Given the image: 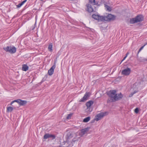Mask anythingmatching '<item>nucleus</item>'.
Here are the masks:
<instances>
[{
  "label": "nucleus",
  "mask_w": 147,
  "mask_h": 147,
  "mask_svg": "<svg viewBox=\"0 0 147 147\" xmlns=\"http://www.w3.org/2000/svg\"><path fill=\"white\" fill-rule=\"evenodd\" d=\"M115 90H111L108 94V95L111 98V102H114L122 98L123 97V94L120 93L116 94Z\"/></svg>",
  "instance_id": "nucleus-1"
},
{
  "label": "nucleus",
  "mask_w": 147,
  "mask_h": 147,
  "mask_svg": "<svg viewBox=\"0 0 147 147\" xmlns=\"http://www.w3.org/2000/svg\"><path fill=\"white\" fill-rule=\"evenodd\" d=\"M103 21L110 22V21H113L115 20L116 18V16L114 15L111 14H107L106 16H103Z\"/></svg>",
  "instance_id": "nucleus-2"
},
{
  "label": "nucleus",
  "mask_w": 147,
  "mask_h": 147,
  "mask_svg": "<svg viewBox=\"0 0 147 147\" xmlns=\"http://www.w3.org/2000/svg\"><path fill=\"white\" fill-rule=\"evenodd\" d=\"M3 49L6 52H9L11 53H14L16 51V48L13 46H7L3 48Z\"/></svg>",
  "instance_id": "nucleus-3"
},
{
  "label": "nucleus",
  "mask_w": 147,
  "mask_h": 147,
  "mask_svg": "<svg viewBox=\"0 0 147 147\" xmlns=\"http://www.w3.org/2000/svg\"><path fill=\"white\" fill-rule=\"evenodd\" d=\"M107 113V112H105L104 113L102 112L98 114L95 116V119L97 121H98L103 117Z\"/></svg>",
  "instance_id": "nucleus-4"
},
{
  "label": "nucleus",
  "mask_w": 147,
  "mask_h": 147,
  "mask_svg": "<svg viewBox=\"0 0 147 147\" xmlns=\"http://www.w3.org/2000/svg\"><path fill=\"white\" fill-rule=\"evenodd\" d=\"M92 17L94 19L97 20L98 21L103 22V16H101L100 15L97 14H93L92 16Z\"/></svg>",
  "instance_id": "nucleus-5"
},
{
  "label": "nucleus",
  "mask_w": 147,
  "mask_h": 147,
  "mask_svg": "<svg viewBox=\"0 0 147 147\" xmlns=\"http://www.w3.org/2000/svg\"><path fill=\"white\" fill-rule=\"evenodd\" d=\"M90 96L89 92H86L84 96L79 101L80 102H84L86 101Z\"/></svg>",
  "instance_id": "nucleus-6"
},
{
  "label": "nucleus",
  "mask_w": 147,
  "mask_h": 147,
  "mask_svg": "<svg viewBox=\"0 0 147 147\" xmlns=\"http://www.w3.org/2000/svg\"><path fill=\"white\" fill-rule=\"evenodd\" d=\"M131 71L130 69L127 67L123 70L122 71L121 74L125 76H128L130 74Z\"/></svg>",
  "instance_id": "nucleus-7"
},
{
  "label": "nucleus",
  "mask_w": 147,
  "mask_h": 147,
  "mask_svg": "<svg viewBox=\"0 0 147 147\" xmlns=\"http://www.w3.org/2000/svg\"><path fill=\"white\" fill-rule=\"evenodd\" d=\"M56 67V63L54 62V65L50 68V69L48 70V74L49 76L52 75L53 73L54 69Z\"/></svg>",
  "instance_id": "nucleus-8"
},
{
  "label": "nucleus",
  "mask_w": 147,
  "mask_h": 147,
  "mask_svg": "<svg viewBox=\"0 0 147 147\" xmlns=\"http://www.w3.org/2000/svg\"><path fill=\"white\" fill-rule=\"evenodd\" d=\"M86 6L87 7L86 10L88 12L91 13L94 11V9L93 7L91 4L89 3H87L86 5Z\"/></svg>",
  "instance_id": "nucleus-9"
},
{
  "label": "nucleus",
  "mask_w": 147,
  "mask_h": 147,
  "mask_svg": "<svg viewBox=\"0 0 147 147\" xmlns=\"http://www.w3.org/2000/svg\"><path fill=\"white\" fill-rule=\"evenodd\" d=\"M137 22H140L144 20V17L141 15H138L135 17Z\"/></svg>",
  "instance_id": "nucleus-10"
},
{
  "label": "nucleus",
  "mask_w": 147,
  "mask_h": 147,
  "mask_svg": "<svg viewBox=\"0 0 147 147\" xmlns=\"http://www.w3.org/2000/svg\"><path fill=\"white\" fill-rule=\"evenodd\" d=\"M88 3L92 5H96L97 6H100V4L98 3V2L96 1L95 0H88Z\"/></svg>",
  "instance_id": "nucleus-11"
},
{
  "label": "nucleus",
  "mask_w": 147,
  "mask_h": 147,
  "mask_svg": "<svg viewBox=\"0 0 147 147\" xmlns=\"http://www.w3.org/2000/svg\"><path fill=\"white\" fill-rule=\"evenodd\" d=\"M93 102L92 100H90L87 102L86 103V105L87 108L86 110L89 109L90 110L91 109V106L93 104Z\"/></svg>",
  "instance_id": "nucleus-12"
},
{
  "label": "nucleus",
  "mask_w": 147,
  "mask_h": 147,
  "mask_svg": "<svg viewBox=\"0 0 147 147\" xmlns=\"http://www.w3.org/2000/svg\"><path fill=\"white\" fill-rule=\"evenodd\" d=\"M88 128H85V129H82L81 130V132L80 133V135L82 136L84 135L86 132L88 131Z\"/></svg>",
  "instance_id": "nucleus-13"
},
{
  "label": "nucleus",
  "mask_w": 147,
  "mask_h": 147,
  "mask_svg": "<svg viewBox=\"0 0 147 147\" xmlns=\"http://www.w3.org/2000/svg\"><path fill=\"white\" fill-rule=\"evenodd\" d=\"M135 17L130 19L129 20V22L130 24H134L135 23H138Z\"/></svg>",
  "instance_id": "nucleus-14"
},
{
  "label": "nucleus",
  "mask_w": 147,
  "mask_h": 147,
  "mask_svg": "<svg viewBox=\"0 0 147 147\" xmlns=\"http://www.w3.org/2000/svg\"><path fill=\"white\" fill-rule=\"evenodd\" d=\"M27 103V101L26 100H22L20 99L19 104L20 106H23Z\"/></svg>",
  "instance_id": "nucleus-15"
},
{
  "label": "nucleus",
  "mask_w": 147,
  "mask_h": 147,
  "mask_svg": "<svg viewBox=\"0 0 147 147\" xmlns=\"http://www.w3.org/2000/svg\"><path fill=\"white\" fill-rule=\"evenodd\" d=\"M22 70L24 71H27L28 69V67L26 64H24L22 65Z\"/></svg>",
  "instance_id": "nucleus-16"
},
{
  "label": "nucleus",
  "mask_w": 147,
  "mask_h": 147,
  "mask_svg": "<svg viewBox=\"0 0 147 147\" xmlns=\"http://www.w3.org/2000/svg\"><path fill=\"white\" fill-rule=\"evenodd\" d=\"M104 6L107 11H111V8L109 6L105 4H104Z\"/></svg>",
  "instance_id": "nucleus-17"
},
{
  "label": "nucleus",
  "mask_w": 147,
  "mask_h": 147,
  "mask_svg": "<svg viewBox=\"0 0 147 147\" xmlns=\"http://www.w3.org/2000/svg\"><path fill=\"white\" fill-rule=\"evenodd\" d=\"M27 0H24L21 2L20 3H19L18 5H17V7H20L25 2H26Z\"/></svg>",
  "instance_id": "nucleus-18"
},
{
  "label": "nucleus",
  "mask_w": 147,
  "mask_h": 147,
  "mask_svg": "<svg viewBox=\"0 0 147 147\" xmlns=\"http://www.w3.org/2000/svg\"><path fill=\"white\" fill-rule=\"evenodd\" d=\"M68 138L70 139L73 137V133L72 132H69L67 134Z\"/></svg>",
  "instance_id": "nucleus-19"
},
{
  "label": "nucleus",
  "mask_w": 147,
  "mask_h": 147,
  "mask_svg": "<svg viewBox=\"0 0 147 147\" xmlns=\"http://www.w3.org/2000/svg\"><path fill=\"white\" fill-rule=\"evenodd\" d=\"M53 45L52 43L50 44L48 47V50L50 52H52L53 51Z\"/></svg>",
  "instance_id": "nucleus-20"
},
{
  "label": "nucleus",
  "mask_w": 147,
  "mask_h": 147,
  "mask_svg": "<svg viewBox=\"0 0 147 147\" xmlns=\"http://www.w3.org/2000/svg\"><path fill=\"white\" fill-rule=\"evenodd\" d=\"M90 117H88L85 118L83 120V122L84 123L88 122L90 119Z\"/></svg>",
  "instance_id": "nucleus-21"
},
{
  "label": "nucleus",
  "mask_w": 147,
  "mask_h": 147,
  "mask_svg": "<svg viewBox=\"0 0 147 147\" xmlns=\"http://www.w3.org/2000/svg\"><path fill=\"white\" fill-rule=\"evenodd\" d=\"M13 110V108L11 107H7V112H11Z\"/></svg>",
  "instance_id": "nucleus-22"
},
{
  "label": "nucleus",
  "mask_w": 147,
  "mask_h": 147,
  "mask_svg": "<svg viewBox=\"0 0 147 147\" xmlns=\"http://www.w3.org/2000/svg\"><path fill=\"white\" fill-rule=\"evenodd\" d=\"M50 134H46L44 136V138L46 139L50 138Z\"/></svg>",
  "instance_id": "nucleus-23"
},
{
  "label": "nucleus",
  "mask_w": 147,
  "mask_h": 147,
  "mask_svg": "<svg viewBox=\"0 0 147 147\" xmlns=\"http://www.w3.org/2000/svg\"><path fill=\"white\" fill-rule=\"evenodd\" d=\"M20 100V99H18L17 100H13L11 102L10 105H12V104H13L14 102H17L19 104Z\"/></svg>",
  "instance_id": "nucleus-24"
},
{
  "label": "nucleus",
  "mask_w": 147,
  "mask_h": 147,
  "mask_svg": "<svg viewBox=\"0 0 147 147\" xmlns=\"http://www.w3.org/2000/svg\"><path fill=\"white\" fill-rule=\"evenodd\" d=\"M72 115V114L70 113L68 115V116L66 117L67 119H71V116Z\"/></svg>",
  "instance_id": "nucleus-25"
},
{
  "label": "nucleus",
  "mask_w": 147,
  "mask_h": 147,
  "mask_svg": "<svg viewBox=\"0 0 147 147\" xmlns=\"http://www.w3.org/2000/svg\"><path fill=\"white\" fill-rule=\"evenodd\" d=\"M55 135L51 134H50V138H52V139H55Z\"/></svg>",
  "instance_id": "nucleus-26"
},
{
  "label": "nucleus",
  "mask_w": 147,
  "mask_h": 147,
  "mask_svg": "<svg viewBox=\"0 0 147 147\" xmlns=\"http://www.w3.org/2000/svg\"><path fill=\"white\" fill-rule=\"evenodd\" d=\"M135 112L136 113H138L139 112V109L138 108H136L134 110Z\"/></svg>",
  "instance_id": "nucleus-27"
},
{
  "label": "nucleus",
  "mask_w": 147,
  "mask_h": 147,
  "mask_svg": "<svg viewBox=\"0 0 147 147\" xmlns=\"http://www.w3.org/2000/svg\"><path fill=\"white\" fill-rule=\"evenodd\" d=\"M144 45V46H142L139 49L138 52H140V51H141L143 48L144 46L145 45Z\"/></svg>",
  "instance_id": "nucleus-28"
},
{
  "label": "nucleus",
  "mask_w": 147,
  "mask_h": 147,
  "mask_svg": "<svg viewBox=\"0 0 147 147\" xmlns=\"http://www.w3.org/2000/svg\"><path fill=\"white\" fill-rule=\"evenodd\" d=\"M134 94H133V93H131V94L129 95V97H131V96H132L133 95H134Z\"/></svg>",
  "instance_id": "nucleus-29"
},
{
  "label": "nucleus",
  "mask_w": 147,
  "mask_h": 147,
  "mask_svg": "<svg viewBox=\"0 0 147 147\" xmlns=\"http://www.w3.org/2000/svg\"><path fill=\"white\" fill-rule=\"evenodd\" d=\"M76 141V140L75 138H74L72 140V141L73 142H74Z\"/></svg>",
  "instance_id": "nucleus-30"
},
{
  "label": "nucleus",
  "mask_w": 147,
  "mask_h": 147,
  "mask_svg": "<svg viewBox=\"0 0 147 147\" xmlns=\"http://www.w3.org/2000/svg\"><path fill=\"white\" fill-rule=\"evenodd\" d=\"M127 57H126L125 56L123 58V59L121 61V62H122L123 60H124Z\"/></svg>",
  "instance_id": "nucleus-31"
},
{
  "label": "nucleus",
  "mask_w": 147,
  "mask_h": 147,
  "mask_svg": "<svg viewBox=\"0 0 147 147\" xmlns=\"http://www.w3.org/2000/svg\"><path fill=\"white\" fill-rule=\"evenodd\" d=\"M137 92V91H134L133 93L134 94L135 93H136Z\"/></svg>",
  "instance_id": "nucleus-32"
},
{
  "label": "nucleus",
  "mask_w": 147,
  "mask_h": 147,
  "mask_svg": "<svg viewBox=\"0 0 147 147\" xmlns=\"http://www.w3.org/2000/svg\"><path fill=\"white\" fill-rule=\"evenodd\" d=\"M104 2H105V1L103 0H101V3H104Z\"/></svg>",
  "instance_id": "nucleus-33"
},
{
  "label": "nucleus",
  "mask_w": 147,
  "mask_h": 147,
  "mask_svg": "<svg viewBox=\"0 0 147 147\" xmlns=\"http://www.w3.org/2000/svg\"><path fill=\"white\" fill-rule=\"evenodd\" d=\"M129 53H128V52H127V53H126V55H125V56H126V57H127V56L128 55Z\"/></svg>",
  "instance_id": "nucleus-34"
},
{
  "label": "nucleus",
  "mask_w": 147,
  "mask_h": 147,
  "mask_svg": "<svg viewBox=\"0 0 147 147\" xmlns=\"http://www.w3.org/2000/svg\"><path fill=\"white\" fill-rule=\"evenodd\" d=\"M35 28V27H34L32 29V30H33Z\"/></svg>",
  "instance_id": "nucleus-35"
},
{
  "label": "nucleus",
  "mask_w": 147,
  "mask_h": 147,
  "mask_svg": "<svg viewBox=\"0 0 147 147\" xmlns=\"http://www.w3.org/2000/svg\"><path fill=\"white\" fill-rule=\"evenodd\" d=\"M92 111V110L91 109L90 111V112H91Z\"/></svg>",
  "instance_id": "nucleus-36"
},
{
  "label": "nucleus",
  "mask_w": 147,
  "mask_h": 147,
  "mask_svg": "<svg viewBox=\"0 0 147 147\" xmlns=\"http://www.w3.org/2000/svg\"><path fill=\"white\" fill-rule=\"evenodd\" d=\"M41 1H42L43 0H40Z\"/></svg>",
  "instance_id": "nucleus-37"
}]
</instances>
